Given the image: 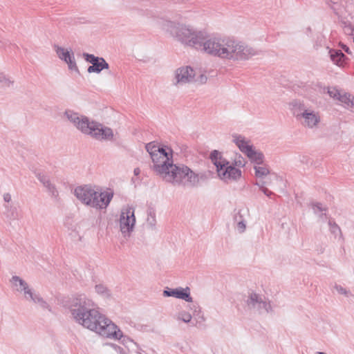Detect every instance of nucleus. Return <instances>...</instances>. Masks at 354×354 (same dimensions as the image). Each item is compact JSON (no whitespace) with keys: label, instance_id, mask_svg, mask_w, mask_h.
Returning a JSON list of instances; mask_svg holds the SVG:
<instances>
[{"label":"nucleus","instance_id":"nucleus-3","mask_svg":"<svg viewBox=\"0 0 354 354\" xmlns=\"http://www.w3.org/2000/svg\"><path fill=\"white\" fill-rule=\"evenodd\" d=\"M156 160H152L151 168L167 182L174 185L196 187L199 183L198 174L184 165H175L171 159L172 155L166 149L157 153Z\"/></svg>","mask_w":354,"mask_h":354},{"label":"nucleus","instance_id":"nucleus-2","mask_svg":"<svg viewBox=\"0 0 354 354\" xmlns=\"http://www.w3.org/2000/svg\"><path fill=\"white\" fill-rule=\"evenodd\" d=\"M73 319L82 326L106 337L120 339L122 333L109 319L100 312V308L85 295H77L68 301Z\"/></svg>","mask_w":354,"mask_h":354},{"label":"nucleus","instance_id":"nucleus-16","mask_svg":"<svg viewBox=\"0 0 354 354\" xmlns=\"http://www.w3.org/2000/svg\"><path fill=\"white\" fill-rule=\"evenodd\" d=\"M233 138L234 142L240 151L248 156V154H250L253 149L252 145H249V142L245 140V138L241 135H234L233 136Z\"/></svg>","mask_w":354,"mask_h":354},{"label":"nucleus","instance_id":"nucleus-13","mask_svg":"<svg viewBox=\"0 0 354 354\" xmlns=\"http://www.w3.org/2000/svg\"><path fill=\"white\" fill-rule=\"evenodd\" d=\"M163 296L174 297L185 300L187 302H192V297L190 295V288L189 287H178L174 289L167 288L163 291Z\"/></svg>","mask_w":354,"mask_h":354},{"label":"nucleus","instance_id":"nucleus-28","mask_svg":"<svg viewBox=\"0 0 354 354\" xmlns=\"http://www.w3.org/2000/svg\"><path fill=\"white\" fill-rule=\"evenodd\" d=\"M55 48L58 57L62 60H66L67 55H70V53H71L68 50H66L65 48L57 46H55Z\"/></svg>","mask_w":354,"mask_h":354},{"label":"nucleus","instance_id":"nucleus-45","mask_svg":"<svg viewBox=\"0 0 354 354\" xmlns=\"http://www.w3.org/2000/svg\"><path fill=\"white\" fill-rule=\"evenodd\" d=\"M317 354H325V353L323 352H318Z\"/></svg>","mask_w":354,"mask_h":354},{"label":"nucleus","instance_id":"nucleus-1","mask_svg":"<svg viewBox=\"0 0 354 354\" xmlns=\"http://www.w3.org/2000/svg\"><path fill=\"white\" fill-rule=\"evenodd\" d=\"M165 28L178 41L185 46L233 61L248 60L258 55L259 51L231 38L208 37L205 32L190 26L167 21Z\"/></svg>","mask_w":354,"mask_h":354},{"label":"nucleus","instance_id":"nucleus-39","mask_svg":"<svg viewBox=\"0 0 354 354\" xmlns=\"http://www.w3.org/2000/svg\"><path fill=\"white\" fill-rule=\"evenodd\" d=\"M3 200L6 203H9L12 200L11 195L9 193H5L3 194Z\"/></svg>","mask_w":354,"mask_h":354},{"label":"nucleus","instance_id":"nucleus-6","mask_svg":"<svg viewBox=\"0 0 354 354\" xmlns=\"http://www.w3.org/2000/svg\"><path fill=\"white\" fill-rule=\"evenodd\" d=\"M79 131L99 140H111L113 138V133L111 128L103 127L102 124L95 121H91L85 115H82V118H80Z\"/></svg>","mask_w":354,"mask_h":354},{"label":"nucleus","instance_id":"nucleus-30","mask_svg":"<svg viewBox=\"0 0 354 354\" xmlns=\"http://www.w3.org/2000/svg\"><path fill=\"white\" fill-rule=\"evenodd\" d=\"M177 319L178 320H181L185 323L190 322L192 320V315L190 313L185 312V311H181L178 313L177 315Z\"/></svg>","mask_w":354,"mask_h":354},{"label":"nucleus","instance_id":"nucleus-12","mask_svg":"<svg viewBox=\"0 0 354 354\" xmlns=\"http://www.w3.org/2000/svg\"><path fill=\"white\" fill-rule=\"evenodd\" d=\"M11 282L16 286H17L19 283V288L17 289V291L24 292V297L28 301L35 303L36 300L35 298L39 296V294L34 292L32 289L29 288L28 283L18 276H13Z\"/></svg>","mask_w":354,"mask_h":354},{"label":"nucleus","instance_id":"nucleus-11","mask_svg":"<svg viewBox=\"0 0 354 354\" xmlns=\"http://www.w3.org/2000/svg\"><path fill=\"white\" fill-rule=\"evenodd\" d=\"M195 72L190 66L180 67L175 72V85H182L194 81Z\"/></svg>","mask_w":354,"mask_h":354},{"label":"nucleus","instance_id":"nucleus-22","mask_svg":"<svg viewBox=\"0 0 354 354\" xmlns=\"http://www.w3.org/2000/svg\"><path fill=\"white\" fill-rule=\"evenodd\" d=\"M255 171V176L257 178H262L270 174L268 167L266 165H259L254 167Z\"/></svg>","mask_w":354,"mask_h":354},{"label":"nucleus","instance_id":"nucleus-32","mask_svg":"<svg viewBox=\"0 0 354 354\" xmlns=\"http://www.w3.org/2000/svg\"><path fill=\"white\" fill-rule=\"evenodd\" d=\"M266 183V182H261V183H259V182H257L255 183L256 185L259 186L261 191L265 194L268 197H270L272 195L274 194V193L271 191H270L268 188H266L265 187Z\"/></svg>","mask_w":354,"mask_h":354},{"label":"nucleus","instance_id":"nucleus-41","mask_svg":"<svg viewBox=\"0 0 354 354\" xmlns=\"http://www.w3.org/2000/svg\"><path fill=\"white\" fill-rule=\"evenodd\" d=\"M133 173H134L135 176H138L140 173V169L139 168L134 169Z\"/></svg>","mask_w":354,"mask_h":354},{"label":"nucleus","instance_id":"nucleus-15","mask_svg":"<svg viewBox=\"0 0 354 354\" xmlns=\"http://www.w3.org/2000/svg\"><path fill=\"white\" fill-rule=\"evenodd\" d=\"M209 158L212 163L216 166V172L229 165L230 162L224 158L221 153L217 150H213L209 156Z\"/></svg>","mask_w":354,"mask_h":354},{"label":"nucleus","instance_id":"nucleus-20","mask_svg":"<svg viewBox=\"0 0 354 354\" xmlns=\"http://www.w3.org/2000/svg\"><path fill=\"white\" fill-rule=\"evenodd\" d=\"M146 150L150 154L151 160H156L157 153L165 149L164 147H160L159 146L156 145L153 142H149L145 146Z\"/></svg>","mask_w":354,"mask_h":354},{"label":"nucleus","instance_id":"nucleus-42","mask_svg":"<svg viewBox=\"0 0 354 354\" xmlns=\"http://www.w3.org/2000/svg\"><path fill=\"white\" fill-rule=\"evenodd\" d=\"M349 106L354 108V97H353V100H351Z\"/></svg>","mask_w":354,"mask_h":354},{"label":"nucleus","instance_id":"nucleus-14","mask_svg":"<svg viewBox=\"0 0 354 354\" xmlns=\"http://www.w3.org/2000/svg\"><path fill=\"white\" fill-rule=\"evenodd\" d=\"M37 177V179L46 188L48 194L54 198L57 199L59 197V192L55 185L50 180V178L47 176L41 174H38Z\"/></svg>","mask_w":354,"mask_h":354},{"label":"nucleus","instance_id":"nucleus-25","mask_svg":"<svg viewBox=\"0 0 354 354\" xmlns=\"http://www.w3.org/2000/svg\"><path fill=\"white\" fill-rule=\"evenodd\" d=\"M315 214H319V217L322 219L324 216H326V213H322V212H326L327 208L322 206L321 203H313L311 204Z\"/></svg>","mask_w":354,"mask_h":354},{"label":"nucleus","instance_id":"nucleus-43","mask_svg":"<svg viewBox=\"0 0 354 354\" xmlns=\"http://www.w3.org/2000/svg\"><path fill=\"white\" fill-rule=\"evenodd\" d=\"M119 350L120 351V353H122L124 352V350L123 348H122L121 347H118Z\"/></svg>","mask_w":354,"mask_h":354},{"label":"nucleus","instance_id":"nucleus-36","mask_svg":"<svg viewBox=\"0 0 354 354\" xmlns=\"http://www.w3.org/2000/svg\"><path fill=\"white\" fill-rule=\"evenodd\" d=\"M336 290L339 294L348 295V292L345 288L340 286H337Z\"/></svg>","mask_w":354,"mask_h":354},{"label":"nucleus","instance_id":"nucleus-8","mask_svg":"<svg viewBox=\"0 0 354 354\" xmlns=\"http://www.w3.org/2000/svg\"><path fill=\"white\" fill-rule=\"evenodd\" d=\"M83 57L87 62L91 64L87 68L88 73H100L103 70L109 68V64L102 57H96L93 54L84 53Z\"/></svg>","mask_w":354,"mask_h":354},{"label":"nucleus","instance_id":"nucleus-23","mask_svg":"<svg viewBox=\"0 0 354 354\" xmlns=\"http://www.w3.org/2000/svg\"><path fill=\"white\" fill-rule=\"evenodd\" d=\"M95 292L104 298L111 297V290L103 284H97L95 286Z\"/></svg>","mask_w":354,"mask_h":354},{"label":"nucleus","instance_id":"nucleus-40","mask_svg":"<svg viewBox=\"0 0 354 354\" xmlns=\"http://www.w3.org/2000/svg\"><path fill=\"white\" fill-rule=\"evenodd\" d=\"M342 49H343V50H344L346 53H348V54H351V50H350L349 48H348L346 45H345V44H342Z\"/></svg>","mask_w":354,"mask_h":354},{"label":"nucleus","instance_id":"nucleus-44","mask_svg":"<svg viewBox=\"0 0 354 354\" xmlns=\"http://www.w3.org/2000/svg\"><path fill=\"white\" fill-rule=\"evenodd\" d=\"M307 30H308V31H311V28H310V27H308V28H307Z\"/></svg>","mask_w":354,"mask_h":354},{"label":"nucleus","instance_id":"nucleus-7","mask_svg":"<svg viewBox=\"0 0 354 354\" xmlns=\"http://www.w3.org/2000/svg\"><path fill=\"white\" fill-rule=\"evenodd\" d=\"M135 223L134 208L129 206L123 208L120 216V228L124 237L130 236Z\"/></svg>","mask_w":354,"mask_h":354},{"label":"nucleus","instance_id":"nucleus-24","mask_svg":"<svg viewBox=\"0 0 354 354\" xmlns=\"http://www.w3.org/2000/svg\"><path fill=\"white\" fill-rule=\"evenodd\" d=\"M68 66V68L71 71H75L76 72H79L78 67L77 66L76 62L75 59L74 54L73 52L70 53V55H67L66 60H64Z\"/></svg>","mask_w":354,"mask_h":354},{"label":"nucleus","instance_id":"nucleus-38","mask_svg":"<svg viewBox=\"0 0 354 354\" xmlns=\"http://www.w3.org/2000/svg\"><path fill=\"white\" fill-rule=\"evenodd\" d=\"M207 77L204 75H201L199 77H198V80H195L194 79V82H199L201 84H204L207 81Z\"/></svg>","mask_w":354,"mask_h":354},{"label":"nucleus","instance_id":"nucleus-21","mask_svg":"<svg viewBox=\"0 0 354 354\" xmlns=\"http://www.w3.org/2000/svg\"><path fill=\"white\" fill-rule=\"evenodd\" d=\"M248 157L252 162H254L258 165H262L263 162V154L260 151H255L254 149L252 150L250 154H248Z\"/></svg>","mask_w":354,"mask_h":354},{"label":"nucleus","instance_id":"nucleus-35","mask_svg":"<svg viewBox=\"0 0 354 354\" xmlns=\"http://www.w3.org/2000/svg\"><path fill=\"white\" fill-rule=\"evenodd\" d=\"M328 94L330 97H332L333 98L338 99V97L339 96L340 93L338 90L333 88L332 90L328 91Z\"/></svg>","mask_w":354,"mask_h":354},{"label":"nucleus","instance_id":"nucleus-26","mask_svg":"<svg viewBox=\"0 0 354 354\" xmlns=\"http://www.w3.org/2000/svg\"><path fill=\"white\" fill-rule=\"evenodd\" d=\"M12 81L4 73L0 71V87L8 88L13 84Z\"/></svg>","mask_w":354,"mask_h":354},{"label":"nucleus","instance_id":"nucleus-17","mask_svg":"<svg viewBox=\"0 0 354 354\" xmlns=\"http://www.w3.org/2000/svg\"><path fill=\"white\" fill-rule=\"evenodd\" d=\"M329 54L331 60L335 64L338 66L344 67L347 57L340 50H330Z\"/></svg>","mask_w":354,"mask_h":354},{"label":"nucleus","instance_id":"nucleus-18","mask_svg":"<svg viewBox=\"0 0 354 354\" xmlns=\"http://www.w3.org/2000/svg\"><path fill=\"white\" fill-rule=\"evenodd\" d=\"M64 115L79 130L82 115L71 110H66L64 112Z\"/></svg>","mask_w":354,"mask_h":354},{"label":"nucleus","instance_id":"nucleus-19","mask_svg":"<svg viewBox=\"0 0 354 354\" xmlns=\"http://www.w3.org/2000/svg\"><path fill=\"white\" fill-rule=\"evenodd\" d=\"M6 212L5 215L10 221H15L19 218V212L15 206L5 205Z\"/></svg>","mask_w":354,"mask_h":354},{"label":"nucleus","instance_id":"nucleus-34","mask_svg":"<svg viewBox=\"0 0 354 354\" xmlns=\"http://www.w3.org/2000/svg\"><path fill=\"white\" fill-rule=\"evenodd\" d=\"M231 165H234V167H243L245 166V162L243 160L241 156H239L237 158L234 159V162Z\"/></svg>","mask_w":354,"mask_h":354},{"label":"nucleus","instance_id":"nucleus-27","mask_svg":"<svg viewBox=\"0 0 354 354\" xmlns=\"http://www.w3.org/2000/svg\"><path fill=\"white\" fill-rule=\"evenodd\" d=\"M147 225L153 229L156 224V214L154 210L149 209L147 212Z\"/></svg>","mask_w":354,"mask_h":354},{"label":"nucleus","instance_id":"nucleus-37","mask_svg":"<svg viewBox=\"0 0 354 354\" xmlns=\"http://www.w3.org/2000/svg\"><path fill=\"white\" fill-rule=\"evenodd\" d=\"M237 227L241 232H244V230H245V224L244 221H239L238 224H237Z\"/></svg>","mask_w":354,"mask_h":354},{"label":"nucleus","instance_id":"nucleus-4","mask_svg":"<svg viewBox=\"0 0 354 354\" xmlns=\"http://www.w3.org/2000/svg\"><path fill=\"white\" fill-rule=\"evenodd\" d=\"M74 195L84 205L97 209H106L113 197L112 192H99L91 185L77 186Z\"/></svg>","mask_w":354,"mask_h":354},{"label":"nucleus","instance_id":"nucleus-9","mask_svg":"<svg viewBox=\"0 0 354 354\" xmlns=\"http://www.w3.org/2000/svg\"><path fill=\"white\" fill-rule=\"evenodd\" d=\"M246 304L250 309L256 310L259 313H262L263 311L268 313L271 310L270 303L264 300L261 295L254 292L249 294Z\"/></svg>","mask_w":354,"mask_h":354},{"label":"nucleus","instance_id":"nucleus-31","mask_svg":"<svg viewBox=\"0 0 354 354\" xmlns=\"http://www.w3.org/2000/svg\"><path fill=\"white\" fill-rule=\"evenodd\" d=\"M353 97H354L352 96L351 94L345 93L344 95L340 94L339 96L338 97V100L348 106H350V103L351 100H353Z\"/></svg>","mask_w":354,"mask_h":354},{"label":"nucleus","instance_id":"nucleus-5","mask_svg":"<svg viewBox=\"0 0 354 354\" xmlns=\"http://www.w3.org/2000/svg\"><path fill=\"white\" fill-rule=\"evenodd\" d=\"M292 113L301 124L310 129L317 127L321 121V117L318 111L308 108L300 101L294 100L290 103Z\"/></svg>","mask_w":354,"mask_h":354},{"label":"nucleus","instance_id":"nucleus-29","mask_svg":"<svg viewBox=\"0 0 354 354\" xmlns=\"http://www.w3.org/2000/svg\"><path fill=\"white\" fill-rule=\"evenodd\" d=\"M36 300L34 304H38L40 308L44 310H48L51 311V308L50 305L39 295L38 297L35 298Z\"/></svg>","mask_w":354,"mask_h":354},{"label":"nucleus","instance_id":"nucleus-33","mask_svg":"<svg viewBox=\"0 0 354 354\" xmlns=\"http://www.w3.org/2000/svg\"><path fill=\"white\" fill-rule=\"evenodd\" d=\"M328 225L330 227V230L332 234H335V236L339 233L342 234L340 227L337 225V224L335 223V222L329 221Z\"/></svg>","mask_w":354,"mask_h":354},{"label":"nucleus","instance_id":"nucleus-10","mask_svg":"<svg viewBox=\"0 0 354 354\" xmlns=\"http://www.w3.org/2000/svg\"><path fill=\"white\" fill-rule=\"evenodd\" d=\"M242 172L230 163L223 169H220L217 172L218 178L225 183L236 182L241 178Z\"/></svg>","mask_w":354,"mask_h":354}]
</instances>
